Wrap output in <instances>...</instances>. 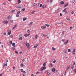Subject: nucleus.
Segmentation results:
<instances>
[{"mask_svg": "<svg viewBox=\"0 0 76 76\" xmlns=\"http://www.w3.org/2000/svg\"><path fill=\"white\" fill-rule=\"evenodd\" d=\"M26 45L27 46V47L28 48H30V46L29 45V43L26 42Z\"/></svg>", "mask_w": 76, "mask_h": 76, "instance_id": "1", "label": "nucleus"}, {"mask_svg": "<svg viewBox=\"0 0 76 76\" xmlns=\"http://www.w3.org/2000/svg\"><path fill=\"white\" fill-rule=\"evenodd\" d=\"M41 71H42L43 70H45L46 69V67L45 66H42L41 68Z\"/></svg>", "mask_w": 76, "mask_h": 76, "instance_id": "2", "label": "nucleus"}, {"mask_svg": "<svg viewBox=\"0 0 76 76\" xmlns=\"http://www.w3.org/2000/svg\"><path fill=\"white\" fill-rule=\"evenodd\" d=\"M68 42H69V40H67L66 41L64 42V45H66V44H67V43H68Z\"/></svg>", "mask_w": 76, "mask_h": 76, "instance_id": "3", "label": "nucleus"}, {"mask_svg": "<svg viewBox=\"0 0 76 76\" xmlns=\"http://www.w3.org/2000/svg\"><path fill=\"white\" fill-rule=\"evenodd\" d=\"M16 7H17V8H20L21 7L20 6V5H17L16 6Z\"/></svg>", "mask_w": 76, "mask_h": 76, "instance_id": "4", "label": "nucleus"}, {"mask_svg": "<svg viewBox=\"0 0 76 76\" xmlns=\"http://www.w3.org/2000/svg\"><path fill=\"white\" fill-rule=\"evenodd\" d=\"M69 5V4L67 3V4H65L64 6V7H67Z\"/></svg>", "mask_w": 76, "mask_h": 76, "instance_id": "5", "label": "nucleus"}, {"mask_svg": "<svg viewBox=\"0 0 76 76\" xmlns=\"http://www.w3.org/2000/svg\"><path fill=\"white\" fill-rule=\"evenodd\" d=\"M11 31L10 30L8 33V35H10V34H11Z\"/></svg>", "mask_w": 76, "mask_h": 76, "instance_id": "6", "label": "nucleus"}, {"mask_svg": "<svg viewBox=\"0 0 76 76\" xmlns=\"http://www.w3.org/2000/svg\"><path fill=\"white\" fill-rule=\"evenodd\" d=\"M46 28V26H41V28H42V29H45Z\"/></svg>", "mask_w": 76, "mask_h": 76, "instance_id": "7", "label": "nucleus"}, {"mask_svg": "<svg viewBox=\"0 0 76 76\" xmlns=\"http://www.w3.org/2000/svg\"><path fill=\"white\" fill-rule=\"evenodd\" d=\"M42 8H43V9H45V7H46V5H43L42 6Z\"/></svg>", "mask_w": 76, "mask_h": 76, "instance_id": "8", "label": "nucleus"}, {"mask_svg": "<svg viewBox=\"0 0 76 76\" xmlns=\"http://www.w3.org/2000/svg\"><path fill=\"white\" fill-rule=\"evenodd\" d=\"M4 23L5 24H7V23H8V21L7 20L4 21Z\"/></svg>", "mask_w": 76, "mask_h": 76, "instance_id": "9", "label": "nucleus"}, {"mask_svg": "<svg viewBox=\"0 0 76 76\" xmlns=\"http://www.w3.org/2000/svg\"><path fill=\"white\" fill-rule=\"evenodd\" d=\"M12 19V17H11V16H10V15L7 18V19Z\"/></svg>", "mask_w": 76, "mask_h": 76, "instance_id": "10", "label": "nucleus"}, {"mask_svg": "<svg viewBox=\"0 0 76 76\" xmlns=\"http://www.w3.org/2000/svg\"><path fill=\"white\" fill-rule=\"evenodd\" d=\"M52 71L53 72H54L56 71V69L55 68L53 69L52 70Z\"/></svg>", "mask_w": 76, "mask_h": 76, "instance_id": "11", "label": "nucleus"}, {"mask_svg": "<svg viewBox=\"0 0 76 76\" xmlns=\"http://www.w3.org/2000/svg\"><path fill=\"white\" fill-rule=\"evenodd\" d=\"M34 12H35V11H33L30 13V15H32V14H34Z\"/></svg>", "mask_w": 76, "mask_h": 76, "instance_id": "12", "label": "nucleus"}, {"mask_svg": "<svg viewBox=\"0 0 76 76\" xmlns=\"http://www.w3.org/2000/svg\"><path fill=\"white\" fill-rule=\"evenodd\" d=\"M20 12H21V11L20 10L17 13V15H18V14H19L20 13Z\"/></svg>", "mask_w": 76, "mask_h": 76, "instance_id": "13", "label": "nucleus"}, {"mask_svg": "<svg viewBox=\"0 0 76 76\" xmlns=\"http://www.w3.org/2000/svg\"><path fill=\"white\" fill-rule=\"evenodd\" d=\"M15 12V10H12L10 11L11 13H14V12Z\"/></svg>", "mask_w": 76, "mask_h": 76, "instance_id": "14", "label": "nucleus"}, {"mask_svg": "<svg viewBox=\"0 0 76 76\" xmlns=\"http://www.w3.org/2000/svg\"><path fill=\"white\" fill-rule=\"evenodd\" d=\"M38 46V45H35L34 47V48H35L36 47H37Z\"/></svg>", "mask_w": 76, "mask_h": 76, "instance_id": "15", "label": "nucleus"}, {"mask_svg": "<svg viewBox=\"0 0 76 76\" xmlns=\"http://www.w3.org/2000/svg\"><path fill=\"white\" fill-rule=\"evenodd\" d=\"M66 10H67V8H65L64 10H63V11H62V12H64Z\"/></svg>", "mask_w": 76, "mask_h": 76, "instance_id": "16", "label": "nucleus"}, {"mask_svg": "<svg viewBox=\"0 0 76 76\" xmlns=\"http://www.w3.org/2000/svg\"><path fill=\"white\" fill-rule=\"evenodd\" d=\"M16 27H17V25H16L14 26L13 27V29H15V28H16Z\"/></svg>", "mask_w": 76, "mask_h": 76, "instance_id": "17", "label": "nucleus"}, {"mask_svg": "<svg viewBox=\"0 0 76 76\" xmlns=\"http://www.w3.org/2000/svg\"><path fill=\"white\" fill-rule=\"evenodd\" d=\"M70 66H68L67 67V68H66V70H68V69H69V68H70Z\"/></svg>", "mask_w": 76, "mask_h": 76, "instance_id": "18", "label": "nucleus"}, {"mask_svg": "<svg viewBox=\"0 0 76 76\" xmlns=\"http://www.w3.org/2000/svg\"><path fill=\"white\" fill-rule=\"evenodd\" d=\"M12 45L13 47H15V43H12Z\"/></svg>", "mask_w": 76, "mask_h": 76, "instance_id": "19", "label": "nucleus"}, {"mask_svg": "<svg viewBox=\"0 0 76 76\" xmlns=\"http://www.w3.org/2000/svg\"><path fill=\"white\" fill-rule=\"evenodd\" d=\"M45 26H47V27H49L50 26V25L49 24H45Z\"/></svg>", "mask_w": 76, "mask_h": 76, "instance_id": "20", "label": "nucleus"}, {"mask_svg": "<svg viewBox=\"0 0 76 76\" xmlns=\"http://www.w3.org/2000/svg\"><path fill=\"white\" fill-rule=\"evenodd\" d=\"M27 19V18H24L23 19V21H25V20H26Z\"/></svg>", "mask_w": 76, "mask_h": 76, "instance_id": "21", "label": "nucleus"}, {"mask_svg": "<svg viewBox=\"0 0 76 76\" xmlns=\"http://www.w3.org/2000/svg\"><path fill=\"white\" fill-rule=\"evenodd\" d=\"M64 31H62V34H61V35L62 36H63V35H64Z\"/></svg>", "mask_w": 76, "mask_h": 76, "instance_id": "22", "label": "nucleus"}, {"mask_svg": "<svg viewBox=\"0 0 76 76\" xmlns=\"http://www.w3.org/2000/svg\"><path fill=\"white\" fill-rule=\"evenodd\" d=\"M61 4H64V1H61L60 2Z\"/></svg>", "mask_w": 76, "mask_h": 76, "instance_id": "23", "label": "nucleus"}, {"mask_svg": "<svg viewBox=\"0 0 76 76\" xmlns=\"http://www.w3.org/2000/svg\"><path fill=\"white\" fill-rule=\"evenodd\" d=\"M18 4H19L20 3V2H21V1L20 0H18Z\"/></svg>", "mask_w": 76, "mask_h": 76, "instance_id": "24", "label": "nucleus"}, {"mask_svg": "<svg viewBox=\"0 0 76 76\" xmlns=\"http://www.w3.org/2000/svg\"><path fill=\"white\" fill-rule=\"evenodd\" d=\"M25 9L23 8L21 10V12H23V11H25Z\"/></svg>", "mask_w": 76, "mask_h": 76, "instance_id": "25", "label": "nucleus"}, {"mask_svg": "<svg viewBox=\"0 0 76 76\" xmlns=\"http://www.w3.org/2000/svg\"><path fill=\"white\" fill-rule=\"evenodd\" d=\"M74 68V65H72L71 66V69H73Z\"/></svg>", "mask_w": 76, "mask_h": 76, "instance_id": "26", "label": "nucleus"}, {"mask_svg": "<svg viewBox=\"0 0 76 76\" xmlns=\"http://www.w3.org/2000/svg\"><path fill=\"white\" fill-rule=\"evenodd\" d=\"M66 20H68V21H70V19L67 18H66Z\"/></svg>", "mask_w": 76, "mask_h": 76, "instance_id": "27", "label": "nucleus"}, {"mask_svg": "<svg viewBox=\"0 0 76 76\" xmlns=\"http://www.w3.org/2000/svg\"><path fill=\"white\" fill-rule=\"evenodd\" d=\"M22 37H20V38H19V40H22Z\"/></svg>", "mask_w": 76, "mask_h": 76, "instance_id": "28", "label": "nucleus"}, {"mask_svg": "<svg viewBox=\"0 0 76 76\" xmlns=\"http://www.w3.org/2000/svg\"><path fill=\"white\" fill-rule=\"evenodd\" d=\"M75 0H73L72 1V3H75Z\"/></svg>", "mask_w": 76, "mask_h": 76, "instance_id": "29", "label": "nucleus"}, {"mask_svg": "<svg viewBox=\"0 0 76 76\" xmlns=\"http://www.w3.org/2000/svg\"><path fill=\"white\" fill-rule=\"evenodd\" d=\"M27 33H28V34H29V32H30V31H29V30H27Z\"/></svg>", "mask_w": 76, "mask_h": 76, "instance_id": "30", "label": "nucleus"}, {"mask_svg": "<svg viewBox=\"0 0 76 76\" xmlns=\"http://www.w3.org/2000/svg\"><path fill=\"white\" fill-rule=\"evenodd\" d=\"M68 52H70L71 51L70 49H68Z\"/></svg>", "mask_w": 76, "mask_h": 76, "instance_id": "31", "label": "nucleus"}, {"mask_svg": "<svg viewBox=\"0 0 76 76\" xmlns=\"http://www.w3.org/2000/svg\"><path fill=\"white\" fill-rule=\"evenodd\" d=\"M52 50H53V51H54V50H56V48H52Z\"/></svg>", "mask_w": 76, "mask_h": 76, "instance_id": "32", "label": "nucleus"}, {"mask_svg": "<svg viewBox=\"0 0 76 76\" xmlns=\"http://www.w3.org/2000/svg\"><path fill=\"white\" fill-rule=\"evenodd\" d=\"M75 49H74V50H73V51H72V53H75Z\"/></svg>", "mask_w": 76, "mask_h": 76, "instance_id": "33", "label": "nucleus"}, {"mask_svg": "<svg viewBox=\"0 0 76 76\" xmlns=\"http://www.w3.org/2000/svg\"><path fill=\"white\" fill-rule=\"evenodd\" d=\"M43 66H45V62H44L43 65Z\"/></svg>", "mask_w": 76, "mask_h": 76, "instance_id": "34", "label": "nucleus"}, {"mask_svg": "<svg viewBox=\"0 0 76 76\" xmlns=\"http://www.w3.org/2000/svg\"><path fill=\"white\" fill-rule=\"evenodd\" d=\"M72 28H73V27H72V26H71L70 28L69 29L70 30H72Z\"/></svg>", "mask_w": 76, "mask_h": 76, "instance_id": "35", "label": "nucleus"}, {"mask_svg": "<svg viewBox=\"0 0 76 76\" xmlns=\"http://www.w3.org/2000/svg\"><path fill=\"white\" fill-rule=\"evenodd\" d=\"M36 5H37V3H34V6H36Z\"/></svg>", "mask_w": 76, "mask_h": 76, "instance_id": "36", "label": "nucleus"}, {"mask_svg": "<svg viewBox=\"0 0 76 76\" xmlns=\"http://www.w3.org/2000/svg\"><path fill=\"white\" fill-rule=\"evenodd\" d=\"M24 37H28V36L27 35V34H25L24 35Z\"/></svg>", "mask_w": 76, "mask_h": 76, "instance_id": "37", "label": "nucleus"}, {"mask_svg": "<svg viewBox=\"0 0 76 76\" xmlns=\"http://www.w3.org/2000/svg\"><path fill=\"white\" fill-rule=\"evenodd\" d=\"M64 51H65V52H64V53H65V54H66V53H67V50H64Z\"/></svg>", "mask_w": 76, "mask_h": 76, "instance_id": "38", "label": "nucleus"}, {"mask_svg": "<svg viewBox=\"0 0 76 76\" xmlns=\"http://www.w3.org/2000/svg\"><path fill=\"white\" fill-rule=\"evenodd\" d=\"M50 66L51 67H53V64H52V63H50Z\"/></svg>", "mask_w": 76, "mask_h": 76, "instance_id": "39", "label": "nucleus"}, {"mask_svg": "<svg viewBox=\"0 0 76 76\" xmlns=\"http://www.w3.org/2000/svg\"><path fill=\"white\" fill-rule=\"evenodd\" d=\"M20 70H21V72H23V70L22 69H21Z\"/></svg>", "mask_w": 76, "mask_h": 76, "instance_id": "40", "label": "nucleus"}, {"mask_svg": "<svg viewBox=\"0 0 76 76\" xmlns=\"http://www.w3.org/2000/svg\"><path fill=\"white\" fill-rule=\"evenodd\" d=\"M75 64H76V62H74L73 63V66H74V65H75Z\"/></svg>", "mask_w": 76, "mask_h": 76, "instance_id": "41", "label": "nucleus"}, {"mask_svg": "<svg viewBox=\"0 0 76 76\" xmlns=\"http://www.w3.org/2000/svg\"><path fill=\"white\" fill-rule=\"evenodd\" d=\"M20 66L21 67H23V64H21Z\"/></svg>", "mask_w": 76, "mask_h": 76, "instance_id": "42", "label": "nucleus"}, {"mask_svg": "<svg viewBox=\"0 0 76 76\" xmlns=\"http://www.w3.org/2000/svg\"><path fill=\"white\" fill-rule=\"evenodd\" d=\"M10 21L11 23H12L13 22V20H10Z\"/></svg>", "mask_w": 76, "mask_h": 76, "instance_id": "43", "label": "nucleus"}, {"mask_svg": "<svg viewBox=\"0 0 76 76\" xmlns=\"http://www.w3.org/2000/svg\"><path fill=\"white\" fill-rule=\"evenodd\" d=\"M56 62V61H55V60H54L53 61V63H55Z\"/></svg>", "mask_w": 76, "mask_h": 76, "instance_id": "44", "label": "nucleus"}, {"mask_svg": "<svg viewBox=\"0 0 76 76\" xmlns=\"http://www.w3.org/2000/svg\"><path fill=\"white\" fill-rule=\"evenodd\" d=\"M42 6V4H41L39 6L40 7H41Z\"/></svg>", "mask_w": 76, "mask_h": 76, "instance_id": "45", "label": "nucleus"}, {"mask_svg": "<svg viewBox=\"0 0 76 76\" xmlns=\"http://www.w3.org/2000/svg\"><path fill=\"white\" fill-rule=\"evenodd\" d=\"M10 44H12V41H10Z\"/></svg>", "mask_w": 76, "mask_h": 76, "instance_id": "46", "label": "nucleus"}, {"mask_svg": "<svg viewBox=\"0 0 76 76\" xmlns=\"http://www.w3.org/2000/svg\"><path fill=\"white\" fill-rule=\"evenodd\" d=\"M32 23H33V22H31L30 23L29 25H31Z\"/></svg>", "mask_w": 76, "mask_h": 76, "instance_id": "47", "label": "nucleus"}, {"mask_svg": "<svg viewBox=\"0 0 76 76\" xmlns=\"http://www.w3.org/2000/svg\"><path fill=\"white\" fill-rule=\"evenodd\" d=\"M62 13H60V16H62Z\"/></svg>", "mask_w": 76, "mask_h": 76, "instance_id": "48", "label": "nucleus"}, {"mask_svg": "<svg viewBox=\"0 0 76 76\" xmlns=\"http://www.w3.org/2000/svg\"><path fill=\"white\" fill-rule=\"evenodd\" d=\"M10 38H13V35H11L10 36Z\"/></svg>", "mask_w": 76, "mask_h": 76, "instance_id": "49", "label": "nucleus"}, {"mask_svg": "<svg viewBox=\"0 0 76 76\" xmlns=\"http://www.w3.org/2000/svg\"><path fill=\"white\" fill-rule=\"evenodd\" d=\"M74 72L75 73H76V69L74 70Z\"/></svg>", "mask_w": 76, "mask_h": 76, "instance_id": "50", "label": "nucleus"}, {"mask_svg": "<svg viewBox=\"0 0 76 76\" xmlns=\"http://www.w3.org/2000/svg\"><path fill=\"white\" fill-rule=\"evenodd\" d=\"M37 35H36L35 37L36 39H37Z\"/></svg>", "mask_w": 76, "mask_h": 76, "instance_id": "51", "label": "nucleus"}, {"mask_svg": "<svg viewBox=\"0 0 76 76\" xmlns=\"http://www.w3.org/2000/svg\"><path fill=\"white\" fill-rule=\"evenodd\" d=\"M38 73H39V72H37L36 73V74L37 75V74H38Z\"/></svg>", "mask_w": 76, "mask_h": 76, "instance_id": "52", "label": "nucleus"}, {"mask_svg": "<svg viewBox=\"0 0 76 76\" xmlns=\"http://www.w3.org/2000/svg\"><path fill=\"white\" fill-rule=\"evenodd\" d=\"M65 13L66 14H67V11H65Z\"/></svg>", "mask_w": 76, "mask_h": 76, "instance_id": "53", "label": "nucleus"}, {"mask_svg": "<svg viewBox=\"0 0 76 76\" xmlns=\"http://www.w3.org/2000/svg\"><path fill=\"white\" fill-rule=\"evenodd\" d=\"M16 17H18L19 16V15H18V14L16 15Z\"/></svg>", "mask_w": 76, "mask_h": 76, "instance_id": "54", "label": "nucleus"}, {"mask_svg": "<svg viewBox=\"0 0 76 76\" xmlns=\"http://www.w3.org/2000/svg\"><path fill=\"white\" fill-rule=\"evenodd\" d=\"M31 35V34H27V37H28V36H29Z\"/></svg>", "mask_w": 76, "mask_h": 76, "instance_id": "55", "label": "nucleus"}, {"mask_svg": "<svg viewBox=\"0 0 76 76\" xmlns=\"http://www.w3.org/2000/svg\"><path fill=\"white\" fill-rule=\"evenodd\" d=\"M4 65H5V66H7V64H4Z\"/></svg>", "mask_w": 76, "mask_h": 76, "instance_id": "56", "label": "nucleus"}, {"mask_svg": "<svg viewBox=\"0 0 76 76\" xmlns=\"http://www.w3.org/2000/svg\"><path fill=\"white\" fill-rule=\"evenodd\" d=\"M47 75H50V72H48L47 73Z\"/></svg>", "mask_w": 76, "mask_h": 76, "instance_id": "57", "label": "nucleus"}, {"mask_svg": "<svg viewBox=\"0 0 76 76\" xmlns=\"http://www.w3.org/2000/svg\"><path fill=\"white\" fill-rule=\"evenodd\" d=\"M23 73H26V72H25V71H23Z\"/></svg>", "mask_w": 76, "mask_h": 76, "instance_id": "58", "label": "nucleus"}, {"mask_svg": "<svg viewBox=\"0 0 76 76\" xmlns=\"http://www.w3.org/2000/svg\"><path fill=\"white\" fill-rule=\"evenodd\" d=\"M15 53H16V54H18V51H15Z\"/></svg>", "mask_w": 76, "mask_h": 76, "instance_id": "59", "label": "nucleus"}, {"mask_svg": "<svg viewBox=\"0 0 76 76\" xmlns=\"http://www.w3.org/2000/svg\"><path fill=\"white\" fill-rule=\"evenodd\" d=\"M6 63H7V62H8V60L7 59L6 60Z\"/></svg>", "mask_w": 76, "mask_h": 76, "instance_id": "60", "label": "nucleus"}, {"mask_svg": "<svg viewBox=\"0 0 76 76\" xmlns=\"http://www.w3.org/2000/svg\"><path fill=\"white\" fill-rule=\"evenodd\" d=\"M42 35L44 37H45V34H42Z\"/></svg>", "mask_w": 76, "mask_h": 76, "instance_id": "61", "label": "nucleus"}, {"mask_svg": "<svg viewBox=\"0 0 76 76\" xmlns=\"http://www.w3.org/2000/svg\"><path fill=\"white\" fill-rule=\"evenodd\" d=\"M4 35H6V33H4Z\"/></svg>", "mask_w": 76, "mask_h": 76, "instance_id": "62", "label": "nucleus"}, {"mask_svg": "<svg viewBox=\"0 0 76 76\" xmlns=\"http://www.w3.org/2000/svg\"><path fill=\"white\" fill-rule=\"evenodd\" d=\"M20 54H22V51H20L19 52Z\"/></svg>", "mask_w": 76, "mask_h": 76, "instance_id": "63", "label": "nucleus"}, {"mask_svg": "<svg viewBox=\"0 0 76 76\" xmlns=\"http://www.w3.org/2000/svg\"><path fill=\"white\" fill-rule=\"evenodd\" d=\"M71 13L72 14H73V13H74V12H73V11H72L71 12Z\"/></svg>", "mask_w": 76, "mask_h": 76, "instance_id": "64", "label": "nucleus"}]
</instances>
